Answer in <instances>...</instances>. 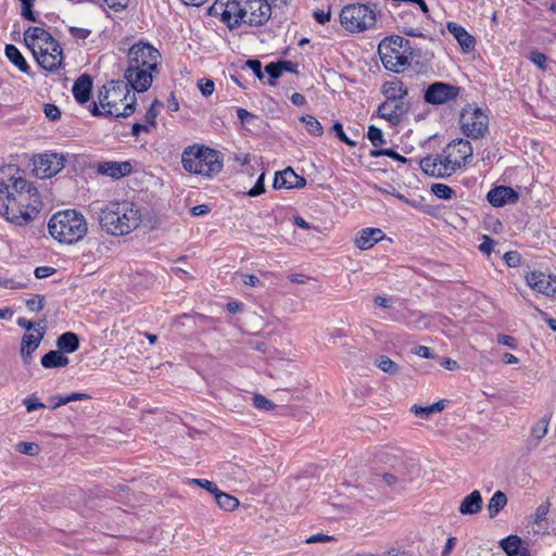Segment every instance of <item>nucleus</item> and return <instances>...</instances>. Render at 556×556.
Masks as SVG:
<instances>
[{"label": "nucleus", "mask_w": 556, "mask_h": 556, "mask_svg": "<svg viewBox=\"0 0 556 556\" xmlns=\"http://www.w3.org/2000/svg\"><path fill=\"white\" fill-rule=\"evenodd\" d=\"M408 111L406 102L386 100L378 108V115L392 125H399Z\"/></svg>", "instance_id": "16"}, {"label": "nucleus", "mask_w": 556, "mask_h": 556, "mask_svg": "<svg viewBox=\"0 0 556 556\" xmlns=\"http://www.w3.org/2000/svg\"><path fill=\"white\" fill-rule=\"evenodd\" d=\"M237 116L242 124L249 123L251 119L254 118V115L252 113L241 108L237 109Z\"/></svg>", "instance_id": "62"}, {"label": "nucleus", "mask_w": 556, "mask_h": 556, "mask_svg": "<svg viewBox=\"0 0 556 556\" xmlns=\"http://www.w3.org/2000/svg\"><path fill=\"white\" fill-rule=\"evenodd\" d=\"M159 65H146V63H139L138 70L132 72V77H125L126 81L138 92L147 91L152 85L154 76L157 74Z\"/></svg>", "instance_id": "14"}, {"label": "nucleus", "mask_w": 556, "mask_h": 556, "mask_svg": "<svg viewBox=\"0 0 556 556\" xmlns=\"http://www.w3.org/2000/svg\"><path fill=\"white\" fill-rule=\"evenodd\" d=\"M497 342L502 345L508 346L510 349L517 348V341L514 337L507 334H500L497 338Z\"/></svg>", "instance_id": "59"}, {"label": "nucleus", "mask_w": 556, "mask_h": 556, "mask_svg": "<svg viewBox=\"0 0 556 556\" xmlns=\"http://www.w3.org/2000/svg\"><path fill=\"white\" fill-rule=\"evenodd\" d=\"M40 201L36 190L28 188L27 180L13 165L0 168V216L22 226L35 219Z\"/></svg>", "instance_id": "1"}, {"label": "nucleus", "mask_w": 556, "mask_h": 556, "mask_svg": "<svg viewBox=\"0 0 556 556\" xmlns=\"http://www.w3.org/2000/svg\"><path fill=\"white\" fill-rule=\"evenodd\" d=\"M447 30L454 36L465 52L470 51L475 47V38L460 25L450 22Z\"/></svg>", "instance_id": "24"}, {"label": "nucleus", "mask_w": 556, "mask_h": 556, "mask_svg": "<svg viewBox=\"0 0 556 556\" xmlns=\"http://www.w3.org/2000/svg\"><path fill=\"white\" fill-rule=\"evenodd\" d=\"M191 483L207 490L210 493L214 494V496L219 491L218 488L213 482L206 479H192Z\"/></svg>", "instance_id": "47"}, {"label": "nucleus", "mask_w": 556, "mask_h": 556, "mask_svg": "<svg viewBox=\"0 0 556 556\" xmlns=\"http://www.w3.org/2000/svg\"><path fill=\"white\" fill-rule=\"evenodd\" d=\"M547 429H548V420H547V418L543 417L532 428L531 432L535 439L540 440L546 435Z\"/></svg>", "instance_id": "39"}, {"label": "nucleus", "mask_w": 556, "mask_h": 556, "mask_svg": "<svg viewBox=\"0 0 556 556\" xmlns=\"http://www.w3.org/2000/svg\"><path fill=\"white\" fill-rule=\"evenodd\" d=\"M548 510H549L548 503H543V504L539 505L533 515V523L539 526L542 521H544L546 519Z\"/></svg>", "instance_id": "41"}, {"label": "nucleus", "mask_w": 556, "mask_h": 556, "mask_svg": "<svg viewBox=\"0 0 556 556\" xmlns=\"http://www.w3.org/2000/svg\"><path fill=\"white\" fill-rule=\"evenodd\" d=\"M384 233L379 228H366L358 232L355 238V244L361 250H368L381 241Z\"/></svg>", "instance_id": "23"}, {"label": "nucleus", "mask_w": 556, "mask_h": 556, "mask_svg": "<svg viewBox=\"0 0 556 556\" xmlns=\"http://www.w3.org/2000/svg\"><path fill=\"white\" fill-rule=\"evenodd\" d=\"M301 122L311 135L319 137L324 134L321 124L313 115H303Z\"/></svg>", "instance_id": "34"}, {"label": "nucleus", "mask_w": 556, "mask_h": 556, "mask_svg": "<svg viewBox=\"0 0 556 556\" xmlns=\"http://www.w3.org/2000/svg\"><path fill=\"white\" fill-rule=\"evenodd\" d=\"M63 157L58 154H42L35 161V170L37 176L41 178L52 177L63 167Z\"/></svg>", "instance_id": "15"}, {"label": "nucleus", "mask_w": 556, "mask_h": 556, "mask_svg": "<svg viewBox=\"0 0 556 556\" xmlns=\"http://www.w3.org/2000/svg\"><path fill=\"white\" fill-rule=\"evenodd\" d=\"M17 450L22 454L34 456V455L38 454L39 446H38V444L33 443V442H20L17 445Z\"/></svg>", "instance_id": "42"}, {"label": "nucleus", "mask_w": 556, "mask_h": 556, "mask_svg": "<svg viewBox=\"0 0 556 556\" xmlns=\"http://www.w3.org/2000/svg\"><path fill=\"white\" fill-rule=\"evenodd\" d=\"M382 91L386 96V100L397 102H405L403 99L407 96V88L399 79L386 83Z\"/></svg>", "instance_id": "27"}, {"label": "nucleus", "mask_w": 556, "mask_h": 556, "mask_svg": "<svg viewBox=\"0 0 556 556\" xmlns=\"http://www.w3.org/2000/svg\"><path fill=\"white\" fill-rule=\"evenodd\" d=\"M504 257L508 266H517L519 263V256L516 252H507Z\"/></svg>", "instance_id": "64"}, {"label": "nucleus", "mask_w": 556, "mask_h": 556, "mask_svg": "<svg viewBox=\"0 0 556 556\" xmlns=\"http://www.w3.org/2000/svg\"><path fill=\"white\" fill-rule=\"evenodd\" d=\"M342 27L352 34L374 28L377 23V10L374 4L354 3L343 7L340 13Z\"/></svg>", "instance_id": "8"}, {"label": "nucleus", "mask_w": 556, "mask_h": 556, "mask_svg": "<svg viewBox=\"0 0 556 556\" xmlns=\"http://www.w3.org/2000/svg\"><path fill=\"white\" fill-rule=\"evenodd\" d=\"M55 273V268L50 266H39L35 269V277L38 279L50 277Z\"/></svg>", "instance_id": "56"}, {"label": "nucleus", "mask_w": 556, "mask_h": 556, "mask_svg": "<svg viewBox=\"0 0 556 556\" xmlns=\"http://www.w3.org/2000/svg\"><path fill=\"white\" fill-rule=\"evenodd\" d=\"M431 191L435 197L443 200H450L455 195V191L444 184H433L431 186Z\"/></svg>", "instance_id": "37"}, {"label": "nucleus", "mask_w": 556, "mask_h": 556, "mask_svg": "<svg viewBox=\"0 0 556 556\" xmlns=\"http://www.w3.org/2000/svg\"><path fill=\"white\" fill-rule=\"evenodd\" d=\"M368 139L374 147H380L384 143L382 131L376 126H370L368 129Z\"/></svg>", "instance_id": "40"}, {"label": "nucleus", "mask_w": 556, "mask_h": 556, "mask_svg": "<svg viewBox=\"0 0 556 556\" xmlns=\"http://www.w3.org/2000/svg\"><path fill=\"white\" fill-rule=\"evenodd\" d=\"M96 168L97 172L103 176H108L113 179H121L131 173L132 165L129 161H104L99 162Z\"/></svg>", "instance_id": "19"}, {"label": "nucleus", "mask_w": 556, "mask_h": 556, "mask_svg": "<svg viewBox=\"0 0 556 556\" xmlns=\"http://www.w3.org/2000/svg\"><path fill=\"white\" fill-rule=\"evenodd\" d=\"M371 155L372 156L387 155V156H390V157H392L396 161H400L402 163L407 162V160L404 156L400 155L399 153H396L395 151L390 150V149L381 150V151H372Z\"/></svg>", "instance_id": "51"}, {"label": "nucleus", "mask_w": 556, "mask_h": 556, "mask_svg": "<svg viewBox=\"0 0 556 556\" xmlns=\"http://www.w3.org/2000/svg\"><path fill=\"white\" fill-rule=\"evenodd\" d=\"M507 505V496L502 491H496L488 504L490 518H495L498 513Z\"/></svg>", "instance_id": "32"}, {"label": "nucleus", "mask_w": 556, "mask_h": 556, "mask_svg": "<svg viewBox=\"0 0 556 556\" xmlns=\"http://www.w3.org/2000/svg\"><path fill=\"white\" fill-rule=\"evenodd\" d=\"M70 33L78 39H86L90 35V30L78 27H71Z\"/></svg>", "instance_id": "61"}, {"label": "nucleus", "mask_w": 556, "mask_h": 556, "mask_svg": "<svg viewBox=\"0 0 556 556\" xmlns=\"http://www.w3.org/2000/svg\"><path fill=\"white\" fill-rule=\"evenodd\" d=\"M482 496L478 490L472 491L464 497L459 505V513L462 515H475L482 509Z\"/></svg>", "instance_id": "25"}, {"label": "nucleus", "mask_w": 556, "mask_h": 556, "mask_svg": "<svg viewBox=\"0 0 556 556\" xmlns=\"http://www.w3.org/2000/svg\"><path fill=\"white\" fill-rule=\"evenodd\" d=\"M306 184L305 178L299 176L291 167L276 173L273 187L275 189L302 188Z\"/></svg>", "instance_id": "20"}, {"label": "nucleus", "mask_w": 556, "mask_h": 556, "mask_svg": "<svg viewBox=\"0 0 556 556\" xmlns=\"http://www.w3.org/2000/svg\"><path fill=\"white\" fill-rule=\"evenodd\" d=\"M527 283L533 290L545 295L556 294V276L532 271L527 276Z\"/></svg>", "instance_id": "18"}, {"label": "nucleus", "mask_w": 556, "mask_h": 556, "mask_svg": "<svg viewBox=\"0 0 556 556\" xmlns=\"http://www.w3.org/2000/svg\"><path fill=\"white\" fill-rule=\"evenodd\" d=\"M242 281L244 285L251 286V287H258L262 286L261 280L255 275H243Z\"/></svg>", "instance_id": "63"}, {"label": "nucleus", "mask_w": 556, "mask_h": 556, "mask_svg": "<svg viewBox=\"0 0 556 556\" xmlns=\"http://www.w3.org/2000/svg\"><path fill=\"white\" fill-rule=\"evenodd\" d=\"M332 130L334 131L336 136L343 142H345L346 144L351 146V147H354L356 143L352 140H350L344 131H343V126L341 123H334L333 126H332Z\"/></svg>", "instance_id": "49"}, {"label": "nucleus", "mask_w": 556, "mask_h": 556, "mask_svg": "<svg viewBox=\"0 0 556 556\" xmlns=\"http://www.w3.org/2000/svg\"><path fill=\"white\" fill-rule=\"evenodd\" d=\"M501 546L508 556H526L522 542L517 535H509L508 538L502 540Z\"/></svg>", "instance_id": "30"}, {"label": "nucleus", "mask_w": 556, "mask_h": 556, "mask_svg": "<svg viewBox=\"0 0 556 556\" xmlns=\"http://www.w3.org/2000/svg\"><path fill=\"white\" fill-rule=\"evenodd\" d=\"M70 361L59 351H50L41 357V365L45 368H63L68 365Z\"/></svg>", "instance_id": "29"}, {"label": "nucleus", "mask_w": 556, "mask_h": 556, "mask_svg": "<svg viewBox=\"0 0 556 556\" xmlns=\"http://www.w3.org/2000/svg\"><path fill=\"white\" fill-rule=\"evenodd\" d=\"M45 298L36 295L26 301V306L31 312H40L43 308Z\"/></svg>", "instance_id": "43"}, {"label": "nucleus", "mask_w": 556, "mask_h": 556, "mask_svg": "<svg viewBox=\"0 0 556 556\" xmlns=\"http://www.w3.org/2000/svg\"><path fill=\"white\" fill-rule=\"evenodd\" d=\"M494 245L495 241L491 239L489 236H484L482 243L479 245V250L482 253L490 255L491 252L493 251Z\"/></svg>", "instance_id": "55"}, {"label": "nucleus", "mask_w": 556, "mask_h": 556, "mask_svg": "<svg viewBox=\"0 0 556 556\" xmlns=\"http://www.w3.org/2000/svg\"><path fill=\"white\" fill-rule=\"evenodd\" d=\"M220 16L230 28L237 27L242 23L249 26H262L271 16V5L268 0L231 1L220 12Z\"/></svg>", "instance_id": "4"}, {"label": "nucleus", "mask_w": 556, "mask_h": 556, "mask_svg": "<svg viewBox=\"0 0 556 556\" xmlns=\"http://www.w3.org/2000/svg\"><path fill=\"white\" fill-rule=\"evenodd\" d=\"M45 331L37 329L33 333H25L22 338L21 343V355L25 364H29L31 361V354L38 349Z\"/></svg>", "instance_id": "21"}, {"label": "nucleus", "mask_w": 556, "mask_h": 556, "mask_svg": "<svg viewBox=\"0 0 556 556\" xmlns=\"http://www.w3.org/2000/svg\"><path fill=\"white\" fill-rule=\"evenodd\" d=\"M428 409H430V405L429 406H418V405H414L412 407V412L420 417V418H424V419H428L433 413L432 412H429Z\"/></svg>", "instance_id": "58"}, {"label": "nucleus", "mask_w": 556, "mask_h": 556, "mask_svg": "<svg viewBox=\"0 0 556 556\" xmlns=\"http://www.w3.org/2000/svg\"><path fill=\"white\" fill-rule=\"evenodd\" d=\"M377 367L382 370L383 372L390 374V375H396L400 370L399 365L393 362L391 358L384 355H380L376 359Z\"/></svg>", "instance_id": "35"}, {"label": "nucleus", "mask_w": 556, "mask_h": 556, "mask_svg": "<svg viewBox=\"0 0 556 556\" xmlns=\"http://www.w3.org/2000/svg\"><path fill=\"white\" fill-rule=\"evenodd\" d=\"M336 538L332 535L324 534V533H317L308 536L305 540V543L307 544H314V543H330L334 542Z\"/></svg>", "instance_id": "44"}, {"label": "nucleus", "mask_w": 556, "mask_h": 556, "mask_svg": "<svg viewBox=\"0 0 556 556\" xmlns=\"http://www.w3.org/2000/svg\"><path fill=\"white\" fill-rule=\"evenodd\" d=\"M460 125L467 137L477 139L488 131L489 117L481 109L467 106L462 112Z\"/></svg>", "instance_id": "11"}, {"label": "nucleus", "mask_w": 556, "mask_h": 556, "mask_svg": "<svg viewBox=\"0 0 556 556\" xmlns=\"http://www.w3.org/2000/svg\"><path fill=\"white\" fill-rule=\"evenodd\" d=\"M5 55L9 61L14 64L21 72L29 73V65L26 62L25 58L22 55L20 50L13 45H7L5 47Z\"/></svg>", "instance_id": "31"}, {"label": "nucleus", "mask_w": 556, "mask_h": 556, "mask_svg": "<svg viewBox=\"0 0 556 556\" xmlns=\"http://www.w3.org/2000/svg\"><path fill=\"white\" fill-rule=\"evenodd\" d=\"M33 3L34 0L22 2V15L28 21L36 22V17L31 10Z\"/></svg>", "instance_id": "52"}, {"label": "nucleus", "mask_w": 556, "mask_h": 556, "mask_svg": "<svg viewBox=\"0 0 556 556\" xmlns=\"http://www.w3.org/2000/svg\"><path fill=\"white\" fill-rule=\"evenodd\" d=\"M24 41L33 52L39 66L46 71L60 68L63 61V51L60 43L41 27H28L24 33Z\"/></svg>", "instance_id": "2"}, {"label": "nucleus", "mask_w": 556, "mask_h": 556, "mask_svg": "<svg viewBox=\"0 0 556 556\" xmlns=\"http://www.w3.org/2000/svg\"><path fill=\"white\" fill-rule=\"evenodd\" d=\"M459 94V88L446 83L431 84L425 92V101L430 104H444L455 100Z\"/></svg>", "instance_id": "13"}, {"label": "nucleus", "mask_w": 556, "mask_h": 556, "mask_svg": "<svg viewBox=\"0 0 556 556\" xmlns=\"http://www.w3.org/2000/svg\"><path fill=\"white\" fill-rule=\"evenodd\" d=\"M181 163L187 172L204 177H213L223 169L220 153L200 144L187 147L181 154Z\"/></svg>", "instance_id": "7"}, {"label": "nucleus", "mask_w": 556, "mask_h": 556, "mask_svg": "<svg viewBox=\"0 0 556 556\" xmlns=\"http://www.w3.org/2000/svg\"><path fill=\"white\" fill-rule=\"evenodd\" d=\"M140 220V211L129 202L110 203L99 213L102 229L113 236L131 232L139 226Z\"/></svg>", "instance_id": "5"}, {"label": "nucleus", "mask_w": 556, "mask_h": 556, "mask_svg": "<svg viewBox=\"0 0 556 556\" xmlns=\"http://www.w3.org/2000/svg\"><path fill=\"white\" fill-rule=\"evenodd\" d=\"M43 112H45L46 117L52 122H55V121L60 119V117H61L60 109L56 105L51 104V103H48L45 105Z\"/></svg>", "instance_id": "45"}, {"label": "nucleus", "mask_w": 556, "mask_h": 556, "mask_svg": "<svg viewBox=\"0 0 556 556\" xmlns=\"http://www.w3.org/2000/svg\"><path fill=\"white\" fill-rule=\"evenodd\" d=\"M214 81L211 79L200 80L199 88L204 97H208L214 92Z\"/></svg>", "instance_id": "54"}, {"label": "nucleus", "mask_w": 556, "mask_h": 556, "mask_svg": "<svg viewBox=\"0 0 556 556\" xmlns=\"http://www.w3.org/2000/svg\"><path fill=\"white\" fill-rule=\"evenodd\" d=\"M407 45L408 40L400 36L384 38L379 43L378 53L387 70L400 73L409 65L405 48Z\"/></svg>", "instance_id": "9"}, {"label": "nucleus", "mask_w": 556, "mask_h": 556, "mask_svg": "<svg viewBox=\"0 0 556 556\" xmlns=\"http://www.w3.org/2000/svg\"><path fill=\"white\" fill-rule=\"evenodd\" d=\"M420 168L425 174L431 177L444 178L452 175L445 162V157H443V153L421 159Z\"/></svg>", "instance_id": "17"}, {"label": "nucleus", "mask_w": 556, "mask_h": 556, "mask_svg": "<svg viewBox=\"0 0 556 556\" xmlns=\"http://www.w3.org/2000/svg\"><path fill=\"white\" fill-rule=\"evenodd\" d=\"M56 346L62 353H74L79 348L78 336L71 331L64 332L58 338Z\"/></svg>", "instance_id": "28"}, {"label": "nucleus", "mask_w": 556, "mask_h": 556, "mask_svg": "<svg viewBox=\"0 0 556 556\" xmlns=\"http://www.w3.org/2000/svg\"><path fill=\"white\" fill-rule=\"evenodd\" d=\"M287 62H280V63H269L265 66V72L269 75L268 84L274 86L275 80L279 78L282 74L283 68L287 67Z\"/></svg>", "instance_id": "36"}, {"label": "nucleus", "mask_w": 556, "mask_h": 556, "mask_svg": "<svg viewBox=\"0 0 556 556\" xmlns=\"http://www.w3.org/2000/svg\"><path fill=\"white\" fill-rule=\"evenodd\" d=\"M91 87L92 81L88 75L79 76L72 89L75 99L79 103H86L90 98Z\"/></svg>", "instance_id": "26"}, {"label": "nucleus", "mask_w": 556, "mask_h": 556, "mask_svg": "<svg viewBox=\"0 0 556 556\" xmlns=\"http://www.w3.org/2000/svg\"><path fill=\"white\" fill-rule=\"evenodd\" d=\"M215 501L220 508L227 511H232L239 506V501L235 496L222 491L216 493Z\"/></svg>", "instance_id": "33"}, {"label": "nucleus", "mask_w": 556, "mask_h": 556, "mask_svg": "<svg viewBox=\"0 0 556 556\" xmlns=\"http://www.w3.org/2000/svg\"><path fill=\"white\" fill-rule=\"evenodd\" d=\"M103 2L108 8L119 11L128 5L129 0H103Z\"/></svg>", "instance_id": "57"}, {"label": "nucleus", "mask_w": 556, "mask_h": 556, "mask_svg": "<svg viewBox=\"0 0 556 556\" xmlns=\"http://www.w3.org/2000/svg\"><path fill=\"white\" fill-rule=\"evenodd\" d=\"M264 178H265V174L262 173L260 175L255 186L248 191L249 197H257L265 192Z\"/></svg>", "instance_id": "46"}, {"label": "nucleus", "mask_w": 556, "mask_h": 556, "mask_svg": "<svg viewBox=\"0 0 556 556\" xmlns=\"http://www.w3.org/2000/svg\"><path fill=\"white\" fill-rule=\"evenodd\" d=\"M23 404L26 406L27 412H33L37 408L45 407V404L39 402L34 395L24 399Z\"/></svg>", "instance_id": "53"}, {"label": "nucleus", "mask_w": 556, "mask_h": 556, "mask_svg": "<svg viewBox=\"0 0 556 556\" xmlns=\"http://www.w3.org/2000/svg\"><path fill=\"white\" fill-rule=\"evenodd\" d=\"M442 153L443 157H445L450 172L454 174L472 156V147L466 139H456L451 141L442 150Z\"/></svg>", "instance_id": "12"}, {"label": "nucleus", "mask_w": 556, "mask_h": 556, "mask_svg": "<svg viewBox=\"0 0 556 556\" xmlns=\"http://www.w3.org/2000/svg\"><path fill=\"white\" fill-rule=\"evenodd\" d=\"M245 66L249 67L255 76L260 79H264V73L262 72V63L258 60H248Z\"/></svg>", "instance_id": "48"}, {"label": "nucleus", "mask_w": 556, "mask_h": 556, "mask_svg": "<svg viewBox=\"0 0 556 556\" xmlns=\"http://www.w3.org/2000/svg\"><path fill=\"white\" fill-rule=\"evenodd\" d=\"M127 62L128 66L125 71V77H132V72L138 70L139 63L160 65L161 53L150 43L137 42L129 48Z\"/></svg>", "instance_id": "10"}, {"label": "nucleus", "mask_w": 556, "mask_h": 556, "mask_svg": "<svg viewBox=\"0 0 556 556\" xmlns=\"http://www.w3.org/2000/svg\"><path fill=\"white\" fill-rule=\"evenodd\" d=\"M253 405L262 410H271L276 407L275 403H273L270 400L265 397L262 394H256L253 396Z\"/></svg>", "instance_id": "38"}, {"label": "nucleus", "mask_w": 556, "mask_h": 556, "mask_svg": "<svg viewBox=\"0 0 556 556\" xmlns=\"http://www.w3.org/2000/svg\"><path fill=\"white\" fill-rule=\"evenodd\" d=\"M128 83L111 81L100 91L99 104L94 103L92 115L129 116L135 112L136 94L128 89Z\"/></svg>", "instance_id": "3"}, {"label": "nucleus", "mask_w": 556, "mask_h": 556, "mask_svg": "<svg viewBox=\"0 0 556 556\" xmlns=\"http://www.w3.org/2000/svg\"><path fill=\"white\" fill-rule=\"evenodd\" d=\"M50 235L61 243L73 244L80 241L88 231L85 216L76 210L55 213L48 224Z\"/></svg>", "instance_id": "6"}, {"label": "nucleus", "mask_w": 556, "mask_h": 556, "mask_svg": "<svg viewBox=\"0 0 556 556\" xmlns=\"http://www.w3.org/2000/svg\"><path fill=\"white\" fill-rule=\"evenodd\" d=\"M488 200L493 206H503L508 203H515L518 200V194L510 187H496L489 191Z\"/></svg>", "instance_id": "22"}, {"label": "nucleus", "mask_w": 556, "mask_h": 556, "mask_svg": "<svg viewBox=\"0 0 556 556\" xmlns=\"http://www.w3.org/2000/svg\"><path fill=\"white\" fill-rule=\"evenodd\" d=\"M414 353L422 358H432L433 357V353H432L431 349L428 346H425V345H419V346L415 348Z\"/></svg>", "instance_id": "60"}, {"label": "nucleus", "mask_w": 556, "mask_h": 556, "mask_svg": "<svg viewBox=\"0 0 556 556\" xmlns=\"http://www.w3.org/2000/svg\"><path fill=\"white\" fill-rule=\"evenodd\" d=\"M530 60L540 68L545 70L546 68V61L547 58L544 53L533 51L530 54Z\"/></svg>", "instance_id": "50"}]
</instances>
